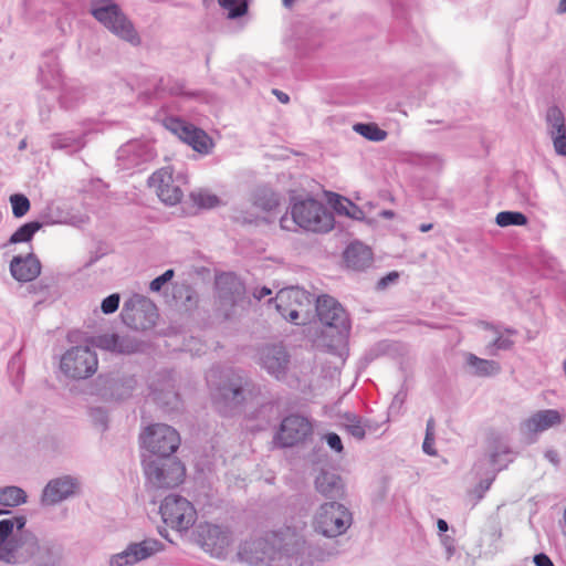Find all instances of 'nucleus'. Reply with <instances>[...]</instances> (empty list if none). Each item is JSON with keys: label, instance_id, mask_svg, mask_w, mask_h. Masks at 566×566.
Returning a JSON list of instances; mask_svg holds the SVG:
<instances>
[{"label": "nucleus", "instance_id": "obj_33", "mask_svg": "<svg viewBox=\"0 0 566 566\" xmlns=\"http://www.w3.org/2000/svg\"><path fill=\"white\" fill-rule=\"evenodd\" d=\"M353 129L370 142H381L387 138V132L379 128L375 123H357L353 126Z\"/></svg>", "mask_w": 566, "mask_h": 566}, {"label": "nucleus", "instance_id": "obj_14", "mask_svg": "<svg viewBox=\"0 0 566 566\" xmlns=\"http://www.w3.org/2000/svg\"><path fill=\"white\" fill-rule=\"evenodd\" d=\"M259 361L263 369L277 380L286 378L290 354L283 345H266L260 349Z\"/></svg>", "mask_w": 566, "mask_h": 566}, {"label": "nucleus", "instance_id": "obj_16", "mask_svg": "<svg viewBox=\"0 0 566 566\" xmlns=\"http://www.w3.org/2000/svg\"><path fill=\"white\" fill-rule=\"evenodd\" d=\"M148 184L155 189L158 198L166 205L174 206L182 198V190L175 184L171 171L168 168L154 172Z\"/></svg>", "mask_w": 566, "mask_h": 566}, {"label": "nucleus", "instance_id": "obj_3", "mask_svg": "<svg viewBox=\"0 0 566 566\" xmlns=\"http://www.w3.org/2000/svg\"><path fill=\"white\" fill-rule=\"evenodd\" d=\"M352 524L350 512L338 502H327L317 510L313 526L325 537H336L344 534Z\"/></svg>", "mask_w": 566, "mask_h": 566}, {"label": "nucleus", "instance_id": "obj_27", "mask_svg": "<svg viewBox=\"0 0 566 566\" xmlns=\"http://www.w3.org/2000/svg\"><path fill=\"white\" fill-rule=\"evenodd\" d=\"M249 386L250 381L248 378L233 374L219 390L226 401L237 406L244 401L245 391Z\"/></svg>", "mask_w": 566, "mask_h": 566}, {"label": "nucleus", "instance_id": "obj_58", "mask_svg": "<svg viewBox=\"0 0 566 566\" xmlns=\"http://www.w3.org/2000/svg\"><path fill=\"white\" fill-rule=\"evenodd\" d=\"M494 479H495V473H493V475H492L491 478H488V479H485V480H482V481L480 482V485H479V486H480V489H481L483 492L488 491V490L490 489V486H491V484H492V482H493V480H494Z\"/></svg>", "mask_w": 566, "mask_h": 566}, {"label": "nucleus", "instance_id": "obj_24", "mask_svg": "<svg viewBox=\"0 0 566 566\" xmlns=\"http://www.w3.org/2000/svg\"><path fill=\"white\" fill-rule=\"evenodd\" d=\"M315 489L328 499H340L345 493L342 478L329 471H322L315 479Z\"/></svg>", "mask_w": 566, "mask_h": 566}, {"label": "nucleus", "instance_id": "obj_42", "mask_svg": "<svg viewBox=\"0 0 566 566\" xmlns=\"http://www.w3.org/2000/svg\"><path fill=\"white\" fill-rule=\"evenodd\" d=\"M109 565L111 566L134 565L128 546L123 552L112 555L109 557Z\"/></svg>", "mask_w": 566, "mask_h": 566}, {"label": "nucleus", "instance_id": "obj_38", "mask_svg": "<svg viewBox=\"0 0 566 566\" xmlns=\"http://www.w3.org/2000/svg\"><path fill=\"white\" fill-rule=\"evenodd\" d=\"M192 201L200 208L210 209L220 205L218 196L205 190H199L191 193Z\"/></svg>", "mask_w": 566, "mask_h": 566}, {"label": "nucleus", "instance_id": "obj_35", "mask_svg": "<svg viewBox=\"0 0 566 566\" xmlns=\"http://www.w3.org/2000/svg\"><path fill=\"white\" fill-rule=\"evenodd\" d=\"M42 227L41 222L32 221L21 226L9 239V243L29 242L34 233Z\"/></svg>", "mask_w": 566, "mask_h": 566}, {"label": "nucleus", "instance_id": "obj_53", "mask_svg": "<svg viewBox=\"0 0 566 566\" xmlns=\"http://www.w3.org/2000/svg\"><path fill=\"white\" fill-rule=\"evenodd\" d=\"M192 147V150L199 153L200 155H208L212 151L214 144H189Z\"/></svg>", "mask_w": 566, "mask_h": 566}, {"label": "nucleus", "instance_id": "obj_50", "mask_svg": "<svg viewBox=\"0 0 566 566\" xmlns=\"http://www.w3.org/2000/svg\"><path fill=\"white\" fill-rule=\"evenodd\" d=\"M406 397H407V392L401 389L399 390L392 401H391V405H390V410H399L401 408V406L403 405L405 400H406Z\"/></svg>", "mask_w": 566, "mask_h": 566}, {"label": "nucleus", "instance_id": "obj_13", "mask_svg": "<svg viewBox=\"0 0 566 566\" xmlns=\"http://www.w3.org/2000/svg\"><path fill=\"white\" fill-rule=\"evenodd\" d=\"M81 490V481L73 475H62L50 480L41 495V504L52 506L74 495Z\"/></svg>", "mask_w": 566, "mask_h": 566}, {"label": "nucleus", "instance_id": "obj_52", "mask_svg": "<svg viewBox=\"0 0 566 566\" xmlns=\"http://www.w3.org/2000/svg\"><path fill=\"white\" fill-rule=\"evenodd\" d=\"M433 444H434V437L432 436H426L424 437V440H423V443H422V450L424 453L429 454V455H436L437 454V451L436 449L433 448Z\"/></svg>", "mask_w": 566, "mask_h": 566}, {"label": "nucleus", "instance_id": "obj_36", "mask_svg": "<svg viewBox=\"0 0 566 566\" xmlns=\"http://www.w3.org/2000/svg\"><path fill=\"white\" fill-rule=\"evenodd\" d=\"M495 222L499 227L525 226L527 217L518 211H502L496 214Z\"/></svg>", "mask_w": 566, "mask_h": 566}, {"label": "nucleus", "instance_id": "obj_54", "mask_svg": "<svg viewBox=\"0 0 566 566\" xmlns=\"http://www.w3.org/2000/svg\"><path fill=\"white\" fill-rule=\"evenodd\" d=\"M534 563L536 566H554L552 559L544 553L535 555Z\"/></svg>", "mask_w": 566, "mask_h": 566}, {"label": "nucleus", "instance_id": "obj_41", "mask_svg": "<svg viewBox=\"0 0 566 566\" xmlns=\"http://www.w3.org/2000/svg\"><path fill=\"white\" fill-rule=\"evenodd\" d=\"M10 203L12 206V213L15 218L23 217L30 209L29 199L21 193L11 195Z\"/></svg>", "mask_w": 566, "mask_h": 566}, {"label": "nucleus", "instance_id": "obj_62", "mask_svg": "<svg viewBox=\"0 0 566 566\" xmlns=\"http://www.w3.org/2000/svg\"><path fill=\"white\" fill-rule=\"evenodd\" d=\"M557 155L566 156V144H553Z\"/></svg>", "mask_w": 566, "mask_h": 566}, {"label": "nucleus", "instance_id": "obj_23", "mask_svg": "<svg viewBox=\"0 0 566 566\" xmlns=\"http://www.w3.org/2000/svg\"><path fill=\"white\" fill-rule=\"evenodd\" d=\"M344 261L347 268L354 271H364L371 265L373 253L367 245L354 242L344 251Z\"/></svg>", "mask_w": 566, "mask_h": 566}, {"label": "nucleus", "instance_id": "obj_57", "mask_svg": "<svg viewBox=\"0 0 566 566\" xmlns=\"http://www.w3.org/2000/svg\"><path fill=\"white\" fill-rule=\"evenodd\" d=\"M273 94L277 97V99L283 103V104H287L290 102V97L286 93L282 92V91H279V90H273Z\"/></svg>", "mask_w": 566, "mask_h": 566}, {"label": "nucleus", "instance_id": "obj_26", "mask_svg": "<svg viewBox=\"0 0 566 566\" xmlns=\"http://www.w3.org/2000/svg\"><path fill=\"white\" fill-rule=\"evenodd\" d=\"M512 461V450L509 442L500 436L493 437L489 443L490 464L495 471H501Z\"/></svg>", "mask_w": 566, "mask_h": 566}, {"label": "nucleus", "instance_id": "obj_19", "mask_svg": "<svg viewBox=\"0 0 566 566\" xmlns=\"http://www.w3.org/2000/svg\"><path fill=\"white\" fill-rule=\"evenodd\" d=\"M10 273L19 282H30L41 273L40 260L33 253L15 255L10 262Z\"/></svg>", "mask_w": 566, "mask_h": 566}, {"label": "nucleus", "instance_id": "obj_43", "mask_svg": "<svg viewBox=\"0 0 566 566\" xmlns=\"http://www.w3.org/2000/svg\"><path fill=\"white\" fill-rule=\"evenodd\" d=\"M119 294L114 293L105 297L101 304V310L104 314H112L117 311L119 306Z\"/></svg>", "mask_w": 566, "mask_h": 566}, {"label": "nucleus", "instance_id": "obj_18", "mask_svg": "<svg viewBox=\"0 0 566 566\" xmlns=\"http://www.w3.org/2000/svg\"><path fill=\"white\" fill-rule=\"evenodd\" d=\"M202 548L212 556L222 558L231 545V535L218 525H207L201 531Z\"/></svg>", "mask_w": 566, "mask_h": 566}, {"label": "nucleus", "instance_id": "obj_17", "mask_svg": "<svg viewBox=\"0 0 566 566\" xmlns=\"http://www.w3.org/2000/svg\"><path fill=\"white\" fill-rule=\"evenodd\" d=\"M275 554L273 546L264 539L247 542L239 552L241 560L251 566H273Z\"/></svg>", "mask_w": 566, "mask_h": 566}, {"label": "nucleus", "instance_id": "obj_46", "mask_svg": "<svg viewBox=\"0 0 566 566\" xmlns=\"http://www.w3.org/2000/svg\"><path fill=\"white\" fill-rule=\"evenodd\" d=\"M175 275L174 270L169 269L165 271L161 275L157 276L150 282L149 289L153 292H159L163 286L168 283Z\"/></svg>", "mask_w": 566, "mask_h": 566}, {"label": "nucleus", "instance_id": "obj_64", "mask_svg": "<svg viewBox=\"0 0 566 566\" xmlns=\"http://www.w3.org/2000/svg\"><path fill=\"white\" fill-rule=\"evenodd\" d=\"M558 13L566 12V0H560L557 8Z\"/></svg>", "mask_w": 566, "mask_h": 566}, {"label": "nucleus", "instance_id": "obj_20", "mask_svg": "<svg viewBox=\"0 0 566 566\" xmlns=\"http://www.w3.org/2000/svg\"><path fill=\"white\" fill-rule=\"evenodd\" d=\"M154 157L148 144H123L117 150V159L124 168L138 166Z\"/></svg>", "mask_w": 566, "mask_h": 566}, {"label": "nucleus", "instance_id": "obj_51", "mask_svg": "<svg viewBox=\"0 0 566 566\" xmlns=\"http://www.w3.org/2000/svg\"><path fill=\"white\" fill-rule=\"evenodd\" d=\"M348 209V212L346 217H349L352 219L360 220L364 218L363 210L356 206L354 202H345Z\"/></svg>", "mask_w": 566, "mask_h": 566}, {"label": "nucleus", "instance_id": "obj_1", "mask_svg": "<svg viewBox=\"0 0 566 566\" xmlns=\"http://www.w3.org/2000/svg\"><path fill=\"white\" fill-rule=\"evenodd\" d=\"M27 517L13 516L0 521V560L7 564L32 562L34 566H57L62 546L53 541H42L25 530Z\"/></svg>", "mask_w": 566, "mask_h": 566}, {"label": "nucleus", "instance_id": "obj_8", "mask_svg": "<svg viewBox=\"0 0 566 566\" xmlns=\"http://www.w3.org/2000/svg\"><path fill=\"white\" fill-rule=\"evenodd\" d=\"M160 514L165 524L178 531L189 530L195 524L197 515L193 505L178 494H169L164 499Z\"/></svg>", "mask_w": 566, "mask_h": 566}, {"label": "nucleus", "instance_id": "obj_61", "mask_svg": "<svg viewBox=\"0 0 566 566\" xmlns=\"http://www.w3.org/2000/svg\"><path fill=\"white\" fill-rule=\"evenodd\" d=\"M437 526H438V530L439 532L442 534V533H446L448 530H449V525L448 523L442 520V518H439L438 522H437Z\"/></svg>", "mask_w": 566, "mask_h": 566}, {"label": "nucleus", "instance_id": "obj_60", "mask_svg": "<svg viewBox=\"0 0 566 566\" xmlns=\"http://www.w3.org/2000/svg\"><path fill=\"white\" fill-rule=\"evenodd\" d=\"M545 458L548 459L554 464H558L559 462L557 452L553 450L547 451L545 453Z\"/></svg>", "mask_w": 566, "mask_h": 566}, {"label": "nucleus", "instance_id": "obj_32", "mask_svg": "<svg viewBox=\"0 0 566 566\" xmlns=\"http://www.w3.org/2000/svg\"><path fill=\"white\" fill-rule=\"evenodd\" d=\"M124 338L117 334H103L93 338V345L102 349L125 353L128 352L124 346Z\"/></svg>", "mask_w": 566, "mask_h": 566}, {"label": "nucleus", "instance_id": "obj_21", "mask_svg": "<svg viewBox=\"0 0 566 566\" xmlns=\"http://www.w3.org/2000/svg\"><path fill=\"white\" fill-rule=\"evenodd\" d=\"M562 423V416L555 409L541 410L532 415L521 424L526 433H537Z\"/></svg>", "mask_w": 566, "mask_h": 566}, {"label": "nucleus", "instance_id": "obj_7", "mask_svg": "<svg viewBox=\"0 0 566 566\" xmlns=\"http://www.w3.org/2000/svg\"><path fill=\"white\" fill-rule=\"evenodd\" d=\"M312 433L313 422L310 418L300 413H291L282 419L273 437V443L281 449L292 448L304 442Z\"/></svg>", "mask_w": 566, "mask_h": 566}, {"label": "nucleus", "instance_id": "obj_45", "mask_svg": "<svg viewBox=\"0 0 566 566\" xmlns=\"http://www.w3.org/2000/svg\"><path fill=\"white\" fill-rule=\"evenodd\" d=\"M513 346V342L509 338H504L502 336H497L493 343H491L486 348L489 355H496L497 350L503 349L507 350Z\"/></svg>", "mask_w": 566, "mask_h": 566}, {"label": "nucleus", "instance_id": "obj_5", "mask_svg": "<svg viewBox=\"0 0 566 566\" xmlns=\"http://www.w3.org/2000/svg\"><path fill=\"white\" fill-rule=\"evenodd\" d=\"M97 355L88 346H75L61 358L62 373L73 379H85L97 370Z\"/></svg>", "mask_w": 566, "mask_h": 566}, {"label": "nucleus", "instance_id": "obj_22", "mask_svg": "<svg viewBox=\"0 0 566 566\" xmlns=\"http://www.w3.org/2000/svg\"><path fill=\"white\" fill-rule=\"evenodd\" d=\"M166 378L167 379L160 387L155 384L151 385V394L154 401L165 411L170 412L179 409L180 398L176 391L171 376L168 375Z\"/></svg>", "mask_w": 566, "mask_h": 566}, {"label": "nucleus", "instance_id": "obj_29", "mask_svg": "<svg viewBox=\"0 0 566 566\" xmlns=\"http://www.w3.org/2000/svg\"><path fill=\"white\" fill-rule=\"evenodd\" d=\"M465 360L473 368V374L479 377L493 376L500 371L499 363L480 358L471 353L467 354Z\"/></svg>", "mask_w": 566, "mask_h": 566}, {"label": "nucleus", "instance_id": "obj_6", "mask_svg": "<svg viewBox=\"0 0 566 566\" xmlns=\"http://www.w3.org/2000/svg\"><path fill=\"white\" fill-rule=\"evenodd\" d=\"M140 438L143 446L158 458H171L180 444L177 430L165 423L149 426Z\"/></svg>", "mask_w": 566, "mask_h": 566}, {"label": "nucleus", "instance_id": "obj_40", "mask_svg": "<svg viewBox=\"0 0 566 566\" xmlns=\"http://www.w3.org/2000/svg\"><path fill=\"white\" fill-rule=\"evenodd\" d=\"M88 416L94 424L101 431H106L108 428V413L102 407H93L88 410Z\"/></svg>", "mask_w": 566, "mask_h": 566}, {"label": "nucleus", "instance_id": "obj_37", "mask_svg": "<svg viewBox=\"0 0 566 566\" xmlns=\"http://www.w3.org/2000/svg\"><path fill=\"white\" fill-rule=\"evenodd\" d=\"M346 420L347 423L345 428L347 432L357 440H363L366 436V424L363 419L353 413H348L346 415Z\"/></svg>", "mask_w": 566, "mask_h": 566}, {"label": "nucleus", "instance_id": "obj_39", "mask_svg": "<svg viewBox=\"0 0 566 566\" xmlns=\"http://www.w3.org/2000/svg\"><path fill=\"white\" fill-rule=\"evenodd\" d=\"M219 4L229 11V18L242 17L248 11L247 0H218Z\"/></svg>", "mask_w": 566, "mask_h": 566}, {"label": "nucleus", "instance_id": "obj_49", "mask_svg": "<svg viewBox=\"0 0 566 566\" xmlns=\"http://www.w3.org/2000/svg\"><path fill=\"white\" fill-rule=\"evenodd\" d=\"M399 277V274L397 272H390L388 273L387 275H385L384 277H381L378 283H377V289L378 290H384L386 289L389 284H392V283H396L397 280Z\"/></svg>", "mask_w": 566, "mask_h": 566}, {"label": "nucleus", "instance_id": "obj_44", "mask_svg": "<svg viewBox=\"0 0 566 566\" xmlns=\"http://www.w3.org/2000/svg\"><path fill=\"white\" fill-rule=\"evenodd\" d=\"M345 202H352L345 197H342L337 193H332L329 197V203L333 206L334 210L342 216H346L348 212V209Z\"/></svg>", "mask_w": 566, "mask_h": 566}, {"label": "nucleus", "instance_id": "obj_11", "mask_svg": "<svg viewBox=\"0 0 566 566\" xmlns=\"http://www.w3.org/2000/svg\"><path fill=\"white\" fill-rule=\"evenodd\" d=\"M92 14L114 34L132 44L139 43V36L132 22L123 14L117 4L108 3L94 8Z\"/></svg>", "mask_w": 566, "mask_h": 566}, {"label": "nucleus", "instance_id": "obj_63", "mask_svg": "<svg viewBox=\"0 0 566 566\" xmlns=\"http://www.w3.org/2000/svg\"><path fill=\"white\" fill-rule=\"evenodd\" d=\"M379 216L385 219H392L395 217V212L392 210H381Z\"/></svg>", "mask_w": 566, "mask_h": 566}, {"label": "nucleus", "instance_id": "obj_47", "mask_svg": "<svg viewBox=\"0 0 566 566\" xmlns=\"http://www.w3.org/2000/svg\"><path fill=\"white\" fill-rule=\"evenodd\" d=\"M324 439L328 447L337 453H342L344 450L340 437L335 432H328L324 436Z\"/></svg>", "mask_w": 566, "mask_h": 566}, {"label": "nucleus", "instance_id": "obj_15", "mask_svg": "<svg viewBox=\"0 0 566 566\" xmlns=\"http://www.w3.org/2000/svg\"><path fill=\"white\" fill-rule=\"evenodd\" d=\"M216 290L220 307L224 310L227 316L229 311L243 300L245 293L243 283L231 273L217 276Z\"/></svg>", "mask_w": 566, "mask_h": 566}, {"label": "nucleus", "instance_id": "obj_48", "mask_svg": "<svg viewBox=\"0 0 566 566\" xmlns=\"http://www.w3.org/2000/svg\"><path fill=\"white\" fill-rule=\"evenodd\" d=\"M441 544L443 545L446 553H447V559H450L454 552H455V541L452 536L441 534Z\"/></svg>", "mask_w": 566, "mask_h": 566}, {"label": "nucleus", "instance_id": "obj_30", "mask_svg": "<svg viewBox=\"0 0 566 566\" xmlns=\"http://www.w3.org/2000/svg\"><path fill=\"white\" fill-rule=\"evenodd\" d=\"M547 122L552 127L553 142H566L565 119L558 107H551L547 111Z\"/></svg>", "mask_w": 566, "mask_h": 566}, {"label": "nucleus", "instance_id": "obj_55", "mask_svg": "<svg viewBox=\"0 0 566 566\" xmlns=\"http://www.w3.org/2000/svg\"><path fill=\"white\" fill-rule=\"evenodd\" d=\"M272 293V291L266 287V286H262L260 289H255L254 292H253V296L258 300H262L264 298L265 296L270 295Z\"/></svg>", "mask_w": 566, "mask_h": 566}, {"label": "nucleus", "instance_id": "obj_56", "mask_svg": "<svg viewBox=\"0 0 566 566\" xmlns=\"http://www.w3.org/2000/svg\"><path fill=\"white\" fill-rule=\"evenodd\" d=\"M428 161L426 163L428 166L432 167L433 169H441L442 161L437 156H429L427 157Z\"/></svg>", "mask_w": 566, "mask_h": 566}, {"label": "nucleus", "instance_id": "obj_10", "mask_svg": "<svg viewBox=\"0 0 566 566\" xmlns=\"http://www.w3.org/2000/svg\"><path fill=\"white\" fill-rule=\"evenodd\" d=\"M313 301V295L297 286L279 291L274 298L277 312L295 324H300V316L307 314Z\"/></svg>", "mask_w": 566, "mask_h": 566}, {"label": "nucleus", "instance_id": "obj_9", "mask_svg": "<svg viewBox=\"0 0 566 566\" xmlns=\"http://www.w3.org/2000/svg\"><path fill=\"white\" fill-rule=\"evenodd\" d=\"M137 380L134 376L119 373L99 375L94 384V392L105 401H120L129 398Z\"/></svg>", "mask_w": 566, "mask_h": 566}, {"label": "nucleus", "instance_id": "obj_12", "mask_svg": "<svg viewBox=\"0 0 566 566\" xmlns=\"http://www.w3.org/2000/svg\"><path fill=\"white\" fill-rule=\"evenodd\" d=\"M316 313L322 324L333 327L338 334L349 331V318L343 306L332 296L322 295L315 301Z\"/></svg>", "mask_w": 566, "mask_h": 566}, {"label": "nucleus", "instance_id": "obj_28", "mask_svg": "<svg viewBox=\"0 0 566 566\" xmlns=\"http://www.w3.org/2000/svg\"><path fill=\"white\" fill-rule=\"evenodd\" d=\"M134 564L147 559L164 549L160 541L155 538H146L138 543L128 545Z\"/></svg>", "mask_w": 566, "mask_h": 566}, {"label": "nucleus", "instance_id": "obj_2", "mask_svg": "<svg viewBox=\"0 0 566 566\" xmlns=\"http://www.w3.org/2000/svg\"><path fill=\"white\" fill-rule=\"evenodd\" d=\"M280 226L287 231L303 229L312 232H328L334 227V216L316 199L293 198L290 211L280 219Z\"/></svg>", "mask_w": 566, "mask_h": 566}, {"label": "nucleus", "instance_id": "obj_25", "mask_svg": "<svg viewBox=\"0 0 566 566\" xmlns=\"http://www.w3.org/2000/svg\"><path fill=\"white\" fill-rule=\"evenodd\" d=\"M164 125L181 142H205L208 138L205 130L176 117L167 118Z\"/></svg>", "mask_w": 566, "mask_h": 566}, {"label": "nucleus", "instance_id": "obj_34", "mask_svg": "<svg viewBox=\"0 0 566 566\" xmlns=\"http://www.w3.org/2000/svg\"><path fill=\"white\" fill-rule=\"evenodd\" d=\"M253 203L264 211H271L279 205V197L271 189L261 188L255 191Z\"/></svg>", "mask_w": 566, "mask_h": 566}, {"label": "nucleus", "instance_id": "obj_59", "mask_svg": "<svg viewBox=\"0 0 566 566\" xmlns=\"http://www.w3.org/2000/svg\"><path fill=\"white\" fill-rule=\"evenodd\" d=\"M434 419L431 417L428 419L427 421V427H426V436H432L434 437Z\"/></svg>", "mask_w": 566, "mask_h": 566}, {"label": "nucleus", "instance_id": "obj_4", "mask_svg": "<svg viewBox=\"0 0 566 566\" xmlns=\"http://www.w3.org/2000/svg\"><path fill=\"white\" fill-rule=\"evenodd\" d=\"M144 471L149 483L158 489L179 485L185 478L184 464L174 458L145 459Z\"/></svg>", "mask_w": 566, "mask_h": 566}, {"label": "nucleus", "instance_id": "obj_31", "mask_svg": "<svg viewBox=\"0 0 566 566\" xmlns=\"http://www.w3.org/2000/svg\"><path fill=\"white\" fill-rule=\"evenodd\" d=\"M28 495L24 490L19 486L0 488V505L7 507L19 506L27 502Z\"/></svg>", "mask_w": 566, "mask_h": 566}]
</instances>
